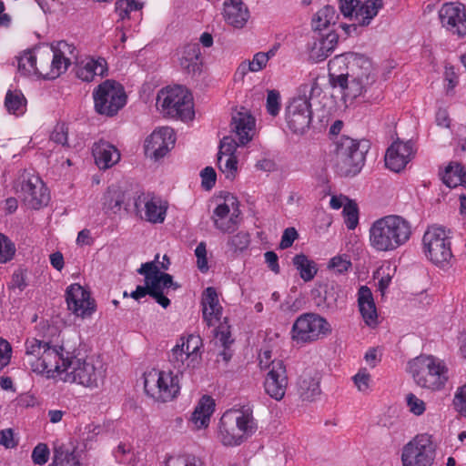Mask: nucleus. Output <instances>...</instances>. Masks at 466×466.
<instances>
[{
	"label": "nucleus",
	"instance_id": "nucleus-1",
	"mask_svg": "<svg viewBox=\"0 0 466 466\" xmlns=\"http://www.w3.org/2000/svg\"><path fill=\"white\" fill-rule=\"evenodd\" d=\"M329 77L334 88H339L342 99L353 101L364 95L376 81L371 60L364 55L347 53L329 62Z\"/></svg>",
	"mask_w": 466,
	"mask_h": 466
},
{
	"label": "nucleus",
	"instance_id": "nucleus-2",
	"mask_svg": "<svg viewBox=\"0 0 466 466\" xmlns=\"http://www.w3.org/2000/svg\"><path fill=\"white\" fill-rule=\"evenodd\" d=\"M411 223L399 215H387L375 220L369 230L370 247L378 252H391L409 242Z\"/></svg>",
	"mask_w": 466,
	"mask_h": 466
},
{
	"label": "nucleus",
	"instance_id": "nucleus-3",
	"mask_svg": "<svg viewBox=\"0 0 466 466\" xmlns=\"http://www.w3.org/2000/svg\"><path fill=\"white\" fill-rule=\"evenodd\" d=\"M61 367L58 380L88 390L99 388L106 376L103 362L95 357L78 358L66 352Z\"/></svg>",
	"mask_w": 466,
	"mask_h": 466
},
{
	"label": "nucleus",
	"instance_id": "nucleus-4",
	"mask_svg": "<svg viewBox=\"0 0 466 466\" xmlns=\"http://www.w3.org/2000/svg\"><path fill=\"white\" fill-rule=\"evenodd\" d=\"M66 352L63 347L29 338L25 342L24 363L36 374L57 380Z\"/></svg>",
	"mask_w": 466,
	"mask_h": 466
},
{
	"label": "nucleus",
	"instance_id": "nucleus-5",
	"mask_svg": "<svg viewBox=\"0 0 466 466\" xmlns=\"http://www.w3.org/2000/svg\"><path fill=\"white\" fill-rule=\"evenodd\" d=\"M321 93L318 77H311L299 86L297 95L293 96L285 108V120L288 128L294 134H304L312 121L310 100Z\"/></svg>",
	"mask_w": 466,
	"mask_h": 466
},
{
	"label": "nucleus",
	"instance_id": "nucleus-6",
	"mask_svg": "<svg viewBox=\"0 0 466 466\" xmlns=\"http://www.w3.org/2000/svg\"><path fill=\"white\" fill-rule=\"evenodd\" d=\"M258 428L249 408L229 410L220 418L218 438L224 446H239L252 437Z\"/></svg>",
	"mask_w": 466,
	"mask_h": 466
},
{
	"label": "nucleus",
	"instance_id": "nucleus-7",
	"mask_svg": "<svg viewBox=\"0 0 466 466\" xmlns=\"http://www.w3.org/2000/svg\"><path fill=\"white\" fill-rule=\"evenodd\" d=\"M407 371L417 386L438 391L448 381V369L444 362L432 355H420L407 364Z\"/></svg>",
	"mask_w": 466,
	"mask_h": 466
},
{
	"label": "nucleus",
	"instance_id": "nucleus-8",
	"mask_svg": "<svg viewBox=\"0 0 466 466\" xmlns=\"http://www.w3.org/2000/svg\"><path fill=\"white\" fill-rule=\"evenodd\" d=\"M40 54V76L55 79L64 74L77 56L76 47L66 41H57L49 47H43Z\"/></svg>",
	"mask_w": 466,
	"mask_h": 466
},
{
	"label": "nucleus",
	"instance_id": "nucleus-9",
	"mask_svg": "<svg viewBox=\"0 0 466 466\" xmlns=\"http://www.w3.org/2000/svg\"><path fill=\"white\" fill-rule=\"evenodd\" d=\"M157 106L170 117L186 121L194 116L192 95L181 86L162 88L157 96Z\"/></svg>",
	"mask_w": 466,
	"mask_h": 466
},
{
	"label": "nucleus",
	"instance_id": "nucleus-10",
	"mask_svg": "<svg viewBox=\"0 0 466 466\" xmlns=\"http://www.w3.org/2000/svg\"><path fill=\"white\" fill-rule=\"evenodd\" d=\"M202 339L198 335L190 334L181 337L172 348L168 360L174 370L179 374L192 371L201 362Z\"/></svg>",
	"mask_w": 466,
	"mask_h": 466
},
{
	"label": "nucleus",
	"instance_id": "nucleus-11",
	"mask_svg": "<svg viewBox=\"0 0 466 466\" xmlns=\"http://www.w3.org/2000/svg\"><path fill=\"white\" fill-rule=\"evenodd\" d=\"M144 388L146 393L157 401L173 400L180 391L178 374L153 369L144 375Z\"/></svg>",
	"mask_w": 466,
	"mask_h": 466
},
{
	"label": "nucleus",
	"instance_id": "nucleus-12",
	"mask_svg": "<svg viewBox=\"0 0 466 466\" xmlns=\"http://www.w3.org/2000/svg\"><path fill=\"white\" fill-rule=\"evenodd\" d=\"M332 331L331 325L317 313H303L294 321L290 338L297 344L311 343L329 336Z\"/></svg>",
	"mask_w": 466,
	"mask_h": 466
},
{
	"label": "nucleus",
	"instance_id": "nucleus-13",
	"mask_svg": "<svg viewBox=\"0 0 466 466\" xmlns=\"http://www.w3.org/2000/svg\"><path fill=\"white\" fill-rule=\"evenodd\" d=\"M423 251L428 259L440 268L450 265L453 258L451 236L441 227H430L422 238Z\"/></svg>",
	"mask_w": 466,
	"mask_h": 466
},
{
	"label": "nucleus",
	"instance_id": "nucleus-14",
	"mask_svg": "<svg viewBox=\"0 0 466 466\" xmlns=\"http://www.w3.org/2000/svg\"><path fill=\"white\" fill-rule=\"evenodd\" d=\"M437 445L433 437L427 433L418 434L401 449L402 466H433Z\"/></svg>",
	"mask_w": 466,
	"mask_h": 466
},
{
	"label": "nucleus",
	"instance_id": "nucleus-15",
	"mask_svg": "<svg viewBox=\"0 0 466 466\" xmlns=\"http://www.w3.org/2000/svg\"><path fill=\"white\" fill-rule=\"evenodd\" d=\"M96 111L106 116H113L127 104L124 87L117 82L106 80L93 92Z\"/></svg>",
	"mask_w": 466,
	"mask_h": 466
},
{
	"label": "nucleus",
	"instance_id": "nucleus-16",
	"mask_svg": "<svg viewBox=\"0 0 466 466\" xmlns=\"http://www.w3.org/2000/svg\"><path fill=\"white\" fill-rule=\"evenodd\" d=\"M364 147L350 137L340 139L336 152V170L340 176H355L361 170L365 161Z\"/></svg>",
	"mask_w": 466,
	"mask_h": 466
},
{
	"label": "nucleus",
	"instance_id": "nucleus-17",
	"mask_svg": "<svg viewBox=\"0 0 466 466\" xmlns=\"http://www.w3.org/2000/svg\"><path fill=\"white\" fill-rule=\"evenodd\" d=\"M239 202L234 195L225 193L218 198L212 220L217 229L223 233L234 231L239 223Z\"/></svg>",
	"mask_w": 466,
	"mask_h": 466
},
{
	"label": "nucleus",
	"instance_id": "nucleus-18",
	"mask_svg": "<svg viewBox=\"0 0 466 466\" xmlns=\"http://www.w3.org/2000/svg\"><path fill=\"white\" fill-rule=\"evenodd\" d=\"M68 309L82 319L90 317L96 311V303L90 293L77 283L71 284L66 290Z\"/></svg>",
	"mask_w": 466,
	"mask_h": 466
},
{
	"label": "nucleus",
	"instance_id": "nucleus-19",
	"mask_svg": "<svg viewBox=\"0 0 466 466\" xmlns=\"http://www.w3.org/2000/svg\"><path fill=\"white\" fill-rule=\"evenodd\" d=\"M135 208L140 217L153 224L163 223L167 210V203L150 194H140L135 199Z\"/></svg>",
	"mask_w": 466,
	"mask_h": 466
},
{
	"label": "nucleus",
	"instance_id": "nucleus-20",
	"mask_svg": "<svg viewBox=\"0 0 466 466\" xmlns=\"http://www.w3.org/2000/svg\"><path fill=\"white\" fill-rule=\"evenodd\" d=\"M443 27L453 35H466V11L461 3H446L439 11Z\"/></svg>",
	"mask_w": 466,
	"mask_h": 466
},
{
	"label": "nucleus",
	"instance_id": "nucleus-21",
	"mask_svg": "<svg viewBox=\"0 0 466 466\" xmlns=\"http://www.w3.org/2000/svg\"><path fill=\"white\" fill-rule=\"evenodd\" d=\"M288 387V375L286 366L281 360L271 361L264 380L266 393L276 400L283 399Z\"/></svg>",
	"mask_w": 466,
	"mask_h": 466
},
{
	"label": "nucleus",
	"instance_id": "nucleus-22",
	"mask_svg": "<svg viewBox=\"0 0 466 466\" xmlns=\"http://www.w3.org/2000/svg\"><path fill=\"white\" fill-rule=\"evenodd\" d=\"M230 128L238 145L246 146L256 135V119L245 107L233 112Z\"/></svg>",
	"mask_w": 466,
	"mask_h": 466
},
{
	"label": "nucleus",
	"instance_id": "nucleus-23",
	"mask_svg": "<svg viewBox=\"0 0 466 466\" xmlns=\"http://www.w3.org/2000/svg\"><path fill=\"white\" fill-rule=\"evenodd\" d=\"M20 191L24 202L31 208L38 209L48 203L47 188L37 176L24 178Z\"/></svg>",
	"mask_w": 466,
	"mask_h": 466
},
{
	"label": "nucleus",
	"instance_id": "nucleus-24",
	"mask_svg": "<svg viewBox=\"0 0 466 466\" xmlns=\"http://www.w3.org/2000/svg\"><path fill=\"white\" fill-rule=\"evenodd\" d=\"M174 130L164 127L155 130L145 142V152L152 158L163 157L175 144Z\"/></svg>",
	"mask_w": 466,
	"mask_h": 466
},
{
	"label": "nucleus",
	"instance_id": "nucleus-25",
	"mask_svg": "<svg viewBox=\"0 0 466 466\" xmlns=\"http://www.w3.org/2000/svg\"><path fill=\"white\" fill-rule=\"evenodd\" d=\"M178 63L187 75L198 76L202 72L203 58L198 43H187L177 50Z\"/></svg>",
	"mask_w": 466,
	"mask_h": 466
},
{
	"label": "nucleus",
	"instance_id": "nucleus-26",
	"mask_svg": "<svg viewBox=\"0 0 466 466\" xmlns=\"http://www.w3.org/2000/svg\"><path fill=\"white\" fill-rule=\"evenodd\" d=\"M413 155V144L410 141H397L388 148L385 164L390 170L400 172L410 161Z\"/></svg>",
	"mask_w": 466,
	"mask_h": 466
},
{
	"label": "nucleus",
	"instance_id": "nucleus-27",
	"mask_svg": "<svg viewBox=\"0 0 466 466\" xmlns=\"http://www.w3.org/2000/svg\"><path fill=\"white\" fill-rule=\"evenodd\" d=\"M383 7L382 0H366L358 5L355 15L352 18L353 24L344 26L348 34L357 30V25L367 26L371 20L378 15L379 10Z\"/></svg>",
	"mask_w": 466,
	"mask_h": 466
},
{
	"label": "nucleus",
	"instance_id": "nucleus-28",
	"mask_svg": "<svg viewBox=\"0 0 466 466\" xmlns=\"http://www.w3.org/2000/svg\"><path fill=\"white\" fill-rule=\"evenodd\" d=\"M223 17L227 24L242 28L249 18V11L242 0H224Z\"/></svg>",
	"mask_w": 466,
	"mask_h": 466
},
{
	"label": "nucleus",
	"instance_id": "nucleus-29",
	"mask_svg": "<svg viewBox=\"0 0 466 466\" xmlns=\"http://www.w3.org/2000/svg\"><path fill=\"white\" fill-rule=\"evenodd\" d=\"M137 272L145 276L146 284H147V278L151 279L153 283L156 284L157 291H162L163 293L165 289L170 288L173 289H177V285L174 283L172 276L161 272L155 261L142 264Z\"/></svg>",
	"mask_w": 466,
	"mask_h": 466
},
{
	"label": "nucleus",
	"instance_id": "nucleus-30",
	"mask_svg": "<svg viewBox=\"0 0 466 466\" xmlns=\"http://www.w3.org/2000/svg\"><path fill=\"white\" fill-rule=\"evenodd\" d=\"M201 304L204 320L208 326L216 325L221 318L222 307L214 288L208 287L204 290Z\"/></svg>",
	"mask_w": 466,
	"mask_h": 466
},
{
	"label": "nucleus",
	"instance_id": "nucleus-31",
	"mask_svg": "<svg viewBox=\"0 0 466 466\" xmlns=\"http://www.w3.org/2000/svg\"><path fill=\"white\" fill-rule=\"evenodd\" d=\"M276 55L274 48L268 52L256 53L251 60L242 61L236 69L235 80L243 81L248 73H257L262 71L268 65L270 58Z\"/></svg>",
	"mask_w": 466,
	"mask_h": 466
},
{
	"label": "nucleus",
	"instance_id": "nucleus-32",
	"mask_svg": "<svg viewBox=\"0 0 466 466\" xmlns=\"http://www.w3.org/2000/svg\"><path fill=\"white\" fill-rule=\"evenodd\" d=\"M339 42L336 32L330 31L315 39L309 49V57L315 62L325 60L335 49Z\"/></svg>",
	"mask_w": 466,
	"mask_h": 466
},
{
	"label": "nucleus",
	"instance_id": "nucleus-33",
	"mask_svg": "<svg viewBox=\"0 0 466 466\" xmlns=\"http://www.w3.org/2000/svg\"><path fill=\"white\" fill-rule=\"evenodd\" d=\"M93 156L100 169H107L120 160L118 149L106 141H99L94 145Z\"/></svg>",
	"mask_w": 466,
	"mask_h": 466
},
{
	"label": "nucleus",
	"instance_id": "nucleus-34",
	"mask_svg": "<svg viewBox=\"0 0 466 466\" xmlns=\"http://www.w3.org/2000/svg\"><path fill=\"white\" fill-rule=\"evenodd\" d=\"M106 70V61L104 58L86 57L77 64L76 74L79 79L90 82L96 76H103Z\"/></svg>",
	"mask_w": 466,
	"mask_h": 466
},
{
	"label": "nucleus",
	"instance_id": "nucleus-35",
	"mask_svg": "<svg viewBox=\"0 0 466 466\" xmlns=\"http://www.w3.org/2000/svg\"><path fill=\"white\" fill-rule=\"evenodd\" d=\"M320 374L315 370L303 372L298 380V393L304 400H313L320 395Z\"/></svg>",
	"mask_w": 466,
	"mask_h": 466
},
{
	"label": "nucleus",
	"instance_id": "nucleus-36",
	"mask_svg": "<svg viewBox=\"0 0 466 466\" xmlns=\"http://www.w3.org/2000/svg\"><path fill=\"white\" fill-rule=\"evenodd\" d=\"M215 400L210 396H203L192 412L190 422L196 430L207 429L215 411Z\"/></svg>",
	"mask_w": 466,
	"mask_h": 466
},
{
	"label": "nucleus",
	"instance_id": "nucleus-37",
	"mask_svg": "<svg viewBox=\"0 0 466 466\" xmlns=\"http://www.w3.org/2000/svg\"><path fill=\"white\" fill-rule=\"evenodd\" d=\"M358 303L361 316L365 323L369 326H376L378 323V314L370 289L366 286H361L358 292Z\"/></svg>",
	"mask_w": 466,
	"mask_h": 466
},
{
	"label": "nucleus",
	"instance_id": "nucleus-38",
	"mask_svg": "<svg viewBox=\"0 0 466 466\" xmlns=\"http://www.w3.org/2000/svg\"><path fill=\"white\" fill-rule=\"evenodd\" d=\"M44 52L45 50L41 47L25 51L18 57V70L25 76L33 74L40 76L39 56Z\"/></svg>",
	"mask_w": 466,
	"mask_h": 466
},
{
	"label": "nucleus",
	"instance_id": "nucleus-39",
	"mask_svg": "<svg viewBox=\"0 0 466 466\" xmlns=\"http://www.w3.org/2000/svg\"><path fill=\"white\" fill-rule=\"evenodd\" d=\"M443 183L449 187L466 185V172L459 163H451L442 177Z\"/></svg>",
	"mask_w": 466,
	"mask_h": 466
},
{
	"label": "nucleus",
	"instance_id": "nucleus-40",
	"mask_svg": "<svg viewBox=\"0 0 466 466\" xmlns=\"http://www.w3.org/2000/svg\"><path fill=\"white\" fill-rule=\"evenodd\" d=\"M124 192L119 187L112 185L107 187L103 197V208L113 213H116L120 210L121 206L124 202Z\"/></svg>",
	"mask_w": 466,
	"mask_h": 466
},
{
	"label": "nucleus",
	"instance_id": "nucleus-41",
	"mask_svg": "<svg viewBox=\"0 0 466 466\" xmlns=\"http://www.w3.org/2000/svg\"><path fill=\"white\" fill-rule=\"evenodd\" d=\"M293 264L299 272L300 278L306 282L312 280L317 274L316 263L304 254L296 255L293 258Z\"/></svg>",
	"mask_w": 466,
	"mask_h": 466
},
{
	"label": "nucleus",
	"instance_id": "nucleus-42",
	"mask_svg": "<svg viewBox=\"0 0 466 466\" xmlns=\"http://www.w3.org/2000/svg\"><path fill=\"white\" fill-rule=\"evenodd\" d=\"M5 106L10 114L21 116L26 110V99L21 91L9 90L5 96Z\"/></svg>",
	"mask_w": 466,
	"mask_h": 466
},
{
	"label": "nucleus",
	"instance_id": "nucleus-43",
	"mask_svg": "<svg viewBox=\"0 0 466 466\" xmlns=\"http://www.w3.org/2000/svg\"><path fill=\"white\" fill-rule=\"evenodd\" d=\"M396 273V267L390 263L383 264L374 273V279L378 280V289L384 295Z\"/></svg>",
	"mask_w": 466,
	"mask_h": 466
},
{
	"label": "nucleus",
	"instance_id": "nucleus-44",
	"mask_svg": "<svg viewBox=\"0 0 466 466\" xmlns=\"http://www.w3.org/2000/svg\"><path fill=\"white\" fill-rule=\"evenodd\" d=\"M336 19L337 12L335 8L330 5H325L316 13L313 24L316 29L320 30L330 24H334Z\"/></svg>",
	"mask_w": 466,
	"mask_h": 466
},
{
	"label": "nucleus",
	"instance_id": "nucleus-45",
	"mask_svg": "<svg viewBox=\"0 0 466 466\" xmlns=\"http://www.w3.org/2000/svg\"><path fill=\"white\" fill-rule=\"evenodd\" d=\"M219 170L228 180H233L238 173V158L236 156H218Z\"/></svg>",
	"mask_w": 466,
	"mask_h": 466
},
{
	"label": "nucleus",
	"instance_id": "nucleus-46",
	"mask_svg": "<svg viewBox=\"0 0 466 466\" xmlns=\"http://www.w3.org/2000/svg\"><path fill=\"white\" fill-rule=\"evenodd\" d=\"M142 7L141 0H117L116 2V12L122 20L128 17L130 12L140 10Z\"/></svg>",
	"mask_w": 466,
	"mask_h": 466
},
{
	"label": "nucleus",
	"instance_id": "nucleus-47",
	"mask_svg": "<svg viewBox=\"0 0 466 466\" xmlns=\"http://www.w3.org/2000/svg\"><path fill=\"white\" fill-rule=\"evenodd\" d=\"M250 243V236L248 232L239 231L230 237L228 240V246L234 252H242L248 248Z\"/></svg>",
	"mask_w": 466,
	"mask_h": 466
},
{
	"label": "nucleus",
	"instance_id": "nucleus-48",
	"mask_svg": "<svg viewBox=\"0 0 466 466\" xmlns=\"http://www.w3.org/2000/svg\"><path fill=\"white\" fill-rule=\"evenodd\" d=\"M344 222L349 229H354L359 223V211L357 204L348 201L343 208Z\"/></svg>",
	"mask_w": 466,
	"mask_h": 466
},
{
	"label": "nucleus",
	"instance_id": "nucleus-49",
	"mask_svg": "<svg viewBox=\"0 0 466 466\" xmlns=\"http://www.w3.org/2000/svg\"><path fill=\"white\" fill-rule=\"evenodd\" d=\"M15 253V244L4 234L0 233V263H6Z\"/></svg>",
	"mask_w": 466,
	"mask_h": 466
},
{
	"label": "nucleus",
	"instance_id": "nucleus-50",
	"mask_svg": "<svg viewBox=\"0 0 466 466\" xmlns=\"http://www.w3.org/2000/svg\"><path fill=\"white\" fill-rule=\"evenodd\" d=\"M354 385L359 391L366 393L369 391L371 384V376L370 372L362 368L352 377Z\"/></svg>",
	"mask_w": 466,
	"mask_h": 466
},
{
	"label": "nucleus",
	"instance_id": "nucleus-51",
	"mask_svg": "<svg viewBox=\"0 0 466 466\" xmlns=\"http://www.w3.org/2000/svg\"><path fill=\"white\" fill-rule=\"evenodd\" d=\"M351 262L347 255H338L333 257L328 265L329 269L334 273L342 274L349 270Z\"/></svg>",
	"mask_w": 466,
	"mask_h": 466
},
{
	"label": "nucleus",
	"instance_id": "nucleus-52",
	"mask_svg": "<svg viewBox=\"0 0 466 466\" xmlns=\"http://www.w3.org/2000/svg\"><path fill=\"white\" fill-rule=\"evenodd\" d=\"M166 466H201V461L193 455H180L168 458Z\"/></svg>",
	"mask_w": 466,
	"mask_h": 466
},
{
	"label": "nucleus",
	"instance_id": "nucleus-53",
	"mask_svg": "<svg viewBox=\"0 0 466 466\" xmlns=\"http://www.w3.org/2000/svg\"><path fill=\"white\" fill-rule=\"evenodd\" d=\"M406 403L409 410L415 416H420L426 410V403L413 393L407 394Z\"/></svg>",
	"mask_w": 466,
	"mask_h": 466
},
{
	"label": "nucleus",
	"instance_id": "nucleus-54",
	"mask_svg": "<svg viewBox=\"0 0 466 466\" xmlns=\"http://www.w3.org/2000/svg\"><path fill=\"white\" fill-rule=\"evenodd\" d=\"M49 454L50 451L47 445L45 443H39L34 448L32 451V461L35 465H44L47 462Z\"/></svg>",
	"mask_w": 466,
	"mask_h": 466
},
{
	"label": "nucleus",
	"instance_id": "nucleus-55",
	"mask_svg": "<svg viewBox=\"0 0 466 466\" xmlns=\"http://www.w3.org/2000/svg\"><path fill=\"white\" fill-rule=\"evenodd\" d=\"M454 409L463 417H466V384L459 387L453 398Z\"/></svg>",
	"mask_w": 466,
	"mask_h": 466
},
{
	"label": "nucleus",
	"instance_id": "nucleus-56",
	"mask_svg": "<svg viewBox=\"0 0 466 466\" xmlns=\"http://www.w3.org/2000/svg\"><path fill=\"white\" fill-rule=\"evenodd\" d=\"M238 141L233 137H226L221 140L218 156H235L237 147H239Z\"/></svg>",
	"mask_w": 466,
	"mask_h": 466
},
{
	"label": "nucleus",
	"instance_id": "nucleus-57",
	"mask_svg": "<svg viewBox=\"0 0 466 466\" xmlns=\"http://www.w3.org/2000/svg\"><path fill=\"white\" fill-rule=\"evenodd\" d=\"M280 109V96L276 90H269L267 96V110L268 114L275 116Z\"/></svg>",
	"mask_w": 466,
	"mask_h": 466
},
{
	"label": "nucleus",
	"instance_id": "nucleus-58",
	"mask_svg": "<svg viewBox=\"0 0 466 466\" xmlns=\"http://www.w3.org/2000/svg\"><path fill=\"white\" fill-rule=\"evenodd\" d=\"M68 128L64 124L56 125L50 136L53 142L63 147L67 146Z\"/></svg>",
	"mask_w": 466,
	"mask_h": 466
},
{
	"label": "nucleus",
	"instance_id": "nucleus-59",
	"mask_svg": "<svg viewBox=\"0 0 466 466\" xmlns=\"http://www.w3.org/2000/svg\"><path fill=\"white\" fill-rule=\"evenodd\" d=\"M11 357V344L6 339L0 338V370L10 363Z\"/></svg>",
	"mask_w": 466,
	"mask_h": 466
},
{
	"label": "nucleus",
	"instance_id": "nucleus-60",
	"mask_svg": "<svg viewBox=\"0 0 466 466\" xmlns=\"http://www.w3.org/2000/svg\"><path fill=\"white\" fill-rule=\"evenodd\" d=\"M195 255L197 257L198 268L201 272H207L208 270V264L207 259V248L204 242H200L196 249Z\"/></svg>",
	"mask_w": 466,
	"mask_h": 466
},
{
	"label": "nucleus",
	"instance_id": "nucleus-61",
	"mask_svg": "<svg viewBox=\"0 0 466 466\" xmlns=\"http://www.w3.org/2000/svg\"><path fill=\"white\" fill-rule=\"evenodd\" d=\"M200 177H201V185L205 189L209 190L214 187V185L216 183V179H217V174L213 167H205L200 172Z\"/></svg>",
	"mask_w": 466,
	"mask_h": 466
},
{
	"label": "nucleus",
	"instance_id": "nucleus-62",
	"mask_svg": "<svg viewBox=\"0 0 466 466\" xmlns=\"http://www.w3.org/2000/svg\"><path fill=\"white\" fill-rule=\"evenodd\" d=\"M339 7L344 16L350 17L351 20L355 15L360 0H338Z\"/></svg>",
	"mask_w": 466,
	"mask_h": 466
},
{
	"label": "nucleus",
	"instance_id": "nucleus-63",
	"mask_svg": "<svg viewBox=\"0 0 466 466\" xmlns=\"http://www.w3.org/2000/svg\"><path fill=\"white\" fill-rule=\"evenodd\" d=\"M297 237H298V233L295 230V228H286L284 230L282 238H281V241L279 244L280 248L283 249L289 248L293 244V242L295 241Z\"/></svg>",
	"mask_w": 466,
	"mask_h": 466
},
{
	"label": "nucleus",
	"instance_id": "nucleus-64",
	"mask_svg": "<svg viewBox=\"0 0 466 466\" xmlns=\"http://www.w3.org/2000/svg\"><path fill=\"white\" fill-rule=\"evenodd\" d=\"M0 444L6 449L14 448L16 445L11 429H5L0 431Z\"/></svg>",
	"mask_w": 466,
	"mask_h": 466
}]
</instances>
